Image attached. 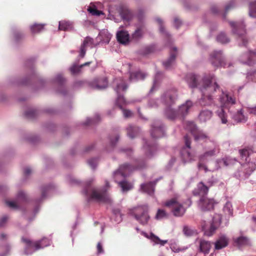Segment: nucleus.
Segmentation results:
<instances>
[{"label":"nucleus","mask_w":256,"mask_h":256,"mask_svg":"<svg viewBox=\"0 0 256 256\" xmlns=\"http://www.w3.org/2000/svg\"><path fill=\"white\" fill-rule=\"evenodd\" d=\"M185 80L191 88H197L202 93L199 100L201 106H210L214 104V93L220 88L218 80L214 73L204 74L202 77L198 74H188Z\"/></svg>","instance_id":"nucleus-1"},{"label":"nucleus","mask_w":256,"mask_h":256,"mask_svg":"<svg viewBox=\"0 0 256 256\" xmlns=\"http://www.w3.org/2000/svg\"><path fill=\"white\" fill-rule=\"evenodd\" d=\"M95 181L94 178H91L86 182V188L82 192L86 196L88 202H110L111 199L106 192V188L103 189L91 187L90 185Z\"/></svg>","instance_id":"nucleus-2"},{"label":"nucleus","mask_w":256,"mask_h":256,"mask_svg":"<svg viewBox=\"0 0 256 256\" xmlns=\"http://www.w3.org/2000/svg\"><path fill=\"white\" fill-rule=\"evenodd\" d=\"M114 90L117 94V98L116 100V104L122 110L124 118H130L132 116V111L128 109H125L124 106L130 103L126 100L122 92H126L128 88L126 81L122 78H116L114 80L112 84Z\"/></svg>","instance_id":"nucleus-3"},{"label":"nucleus","mask_w":256,"mask_h":256,"mask_svg":"<svg viewBox=\"0 0 256 256\" xmlns=\"http://www.w3.org/2000/svg\"><path fill=\"white\" fill-rule=\"evenodd\" d=\"M220 152V148L218 143L215 140H210L205 148L204 153L198 156V168L199 170H204L206 172L208 169L206 163L210 160L216 156Z\"/></svg>","instance_id":"nucleus-4"},{"label":"nucleus","mask_w":256,"mask_h":256,"mask_svg":"<svg viewBox=\"0 0 256 256\" xmlns=\"http://www.w3.org/2000/svg\"><path fill=\"white\" fill-rule=\"evenodd\" d=\"M136 162L137 165L135 167L129 164L121 165L119 168L113 174L115 182L119 184L120 182L128 176L132 172L136 170H142L146 166V162H144L138 160Z\"/></svg>","instance_id":"nucleus-5"},{"label":"nucleus","mask_w":256,"mask_h":256,"mask_svg":"<svg viewBox=\"0 0 256 256\" xmlns=\"http://www.w3.org/2000/svg\"><path fill=\"white\" fill-rule=\"evenodd\" d=\"M22 240L24 244V252L27 256L50 246L52 242L51 239L46 237L36 241H32L28 238L22 237Z\"/></svg>","instance_id":"nucleus-6"},{"label":"nucleus","mask_w":256,"mask_h":256,"mask_svg":"<svg viewBox=\"0 0 256 256\" xmlns=\"http://www.w3.org/2000/svg\"><path fill=\"white\" fill-rule=\"evenodd\" d=\"M130 214L140 224L145 226L148 224L150 217L148 214V208L146 204L138 205L130 210Z\"/></svg>","instance_id":"nucleus-7"},{"label":"nucleus","mask_w":256,"mask_h":256,"mask_svg":"<svg viewBox=\"0 0 256 256\" xmlns=\"http://www.w3.org/2000/svg\"><path fill=\"white\" fill-rule=\"evenodd\" d=\"M231 28L232 34L238 36L239 45L246 46L248 42V39L246 36V25L243 20L238 22H228Z\"/></svg>","instance_id":"nucleus-8"},{"label":"nucleus","mask_w":256,"mask_h":256,"mask_svg":"<svg viewBox=\"0 0 256 256\" xmlns=\"http://www.w3.org/2000/svg\"><path fill=\"white\" fill-rule=\"evenodd\" d=\"M208 60L212 65L216 68H226L232 66L230 62L227 63L225 56L222 50H215L212 52L210 54Z\"/></svg>","instance_id":"nucleus-9"},{"label":"nucleus","mask_w":256,"mask_h":256,"mask_svg":"<svg viewBox=\"0 0 256 256\" xmlns=\"http://www.w3.org/2000/svg\"><path fill=\"white\" fill-rule=\"evenodd\" d=\"M136 16L140 23L136 24V28L130 36V42H138L142 38L144 34L145 26L142 22L144 12L142 10H138Z\"/></svg>","instance_id":"nucleus-10"},{"label":"nucleus","mask_w":256,"mask_h":256,"mask_svg":"<svg viewBox=\"0 0 256 256\" xmlns=\"http://www.w3.org/2000/svg\"><path fill=\"white\" fill-rule=\"evenodd\" d=\"M178 92L176 89L171 88L164 92L160 96V102L166 107L174 106L178 100Z\"/></svg>","instance_id":"nucleus-11"},{"label":"nucleus","mask_w":256,"mask_h":256,"mask_svg":"<svg viewBox=\"0 0 256 256\" xmlns=\"http://www.w3.org/2000/svg\"><path fill=\"white\" fill-rule=\"evenodd\" d=\"M221 214H215L212 216L210 222V226L208 227L206 224V221H204V224L202 225V228L204 231V234L208 236H212L218 228L221 223Z\"/></svg>","instance_id":"nucleus-12"},{"label":"nucleus","mask_w":256,"mask_h":256,"mask_svg":"<svg viewBox=\"0 0 256 256\" xmlns=\"http://www.w3.org/2000/svg\"><path fill=\"white\" fill-rule=\"evenodd\" d=\"M184 146L182 148L180 152L182 160L184 163L190 162L194 160V154L192 153L191 141L188 135L184 137Z\"/></svg>","instance_id":"nucleus-13"},{"label":"nucleus","mask_w":256,"mask_h":256,"mask_svg":"<svg viewBox=\"0 0 256 256\" xmlns=\"http://www.w3.org/2000/svg\"><path fill=\"white\" fill-rule=\"evenodd\" d=\"M165 206L172 209L173 214L176 216H183L186 210V208L176 198L166 201Z\"/></svg>","instance_id":"nucleus-14"},{"label":"nucleus","mask_w":256,"mask_h":256,"mask_svg":"<svg viewBox=\"0 0 256 256\" xmlns=\"http://www.w3.org/2000/svg\"><path fill=\"white\" fill-rule=\"evenodd\" d=\"M150 134L153 138L156 139L164 135V126L162 121L154 120L151 125Z\"/></svg>","instance_id":"nucleus-15"},{"label":"nucleus","mask_w":256,"mask_h":256,"mask_svg":"<svg viewBox=\"0 0 256 256\" xmlns=\"http://www.w3.org/2000/svg\"><path fill=\"white\" fill-rule=\"evenodd\" d=\"M66 82V79L63 77L61 74H57L54 78L50 80L49 82L58 85L60 87V89L58 90V92L62 96H66L68 95V92L66 88L64 87V84Z\"/></svg>","instance_id":"nucleus-16"},{"label":"nucleus","mask_w":256,"mask_h":256,"mask_svg":"<svg viewBox=\"0 0 256 256\" xmlns=\"http://www.w3.org/2000/svg\"><path fill=\"white\" fill-rule=\"evenodd\" d=\"M216 204L214 198H210L205 196H202L198 202V208L203 212L212 210Z\"/></svg>","instance_id":"nucleus-17"},{"label":"nucleus","mask_w":256,"mask_h":256,"mask_svg":"<svg viewBox=\"0 0 256 256\" xmlns=\"http://www.w3.org/2000/svg\"><path fill=\"white\" fill-rule=\"evenodd\" d=\"M28 201V200L26 193L22 191H20L16 196V202L13 200H6V204L10 208L16 210L20 208L21 202L26 203Z\"/></svg>","instance_id":"nucleus-18"},{"label":"nucleus","mask_w":256,"mask_h":256,"mask_svg":"<svg viewBox=\"0 0 256 256\" xmlns=\"http://www.w3.org/2000/svg\"><path fill=\"white\" fill-rule=\"evenodd\" d=\"M54 185L52 184H48L46 186H44L42 188V195L41 196L34 200V203L36 205L34 209V216L38 212L39 210V206L38 204L45 198H46L48 194L54 190Z\"/></svg>","instance_id":"nucleus-19"},{"label":"nucleus","mask_w":256,"mask_h":256,"mask_svg":"<svg viewBox=\"0 0 256 256\" xmlns=\"http://www.w3.org/2000/svg\"><path fill=\"white\" fill-rule=\"evenodd\" d=\"M144 144L142 150H144L146 156L148 158H151L153 156L157 151V146L156 143L143 139Z\"/></svg>","instance_id":"nucleus-20"},{"label":"nucleus","mask_w":256,"mask_h":256,"mask_svg":"<svg viewBox=\"0 0 256 256\" xmlns=\"http://www.w3.org/2000/svg\"><path fill=\"white\" fill-rule=\"evenodd\" d=\"M239 60L242 64L251 66L256 64V52L249 51L242 54Z\"/></svg>","instance_id":"nucleus-21"},{"label":"nucleus","mask_w":256,"mask_h":256,"mask_svg":"<svg viewBox=\"0 0 256 256\" xmlns=\"http://www.w3.org/2000/svg\"><path fill=\"white\" fill-rule=\"evenodd\" d=\"M220 99L222 106H228L236 103L235 98L228 92H222Z\"/></svg>","instance_id":"nucleus-22"},{"label":"nucleus","mask_w":256,"mask_h":256,"mask_svg":"<svg viewBox=\"0 0 256 256\" xmlns=\"http://www.w3.org/2000/svg\"><path fill=\"white\" fill-rule=\"evenodd\" d=\"M94 46L95 44L94 42V40L90 37H86L84 40L82 44L80 46L79 51L78 58H84L86 50V48L90 47V48H92Z\"/></svg>","instance_id":"nucleus-23"},{"label":"nucleus","mask_w":256,"mask_h":256,"mask_svg":"<svg viewBox=\"0 0 256 256\" xmlns=\"http://www.w3.org/2000/svg\"><path fill=\"white\" fill-rule=\"evenodd\" d=\"M141 234L144 237L149 239L152 243L153 246L160 245V246H164L168 242V240H160L157 236L154 234L152 232L149 234L142 231Z\"/></svg>","instance_id":"nucleus-24"},{"label":"nucleus","mask_w":256,"mask_h":256,"mask_svg":"<svg viewBox=\"0 0 256 256\" xmlns=\"http://www.w3.org/2000/svg\"><path fill=\"white\" fill-rule=\"evenodd\" d=\"M90 86L98 90L104 89L108 86L107 78L105 77L96 78L90 82Z\"/></svg>","instance_id":"nucleus-25"},{"label":"nucleus","mask_w":256,"mask_h":256,"mask_svg":"<svg viewBox=\"0 0 256 256\" xmlns=\"http://www.w3.org/2000/svg\"><path fill=\"white\" fill-rule=\"evenodd\" d=\"M176 52L177 48L174 47L170 52V57L166 60L163 62V66L166 69L170 70L174 65Z\"/></svg>","instance_id":"nucleus-26"},{"label":"nucleus","mask_w":256,"mask_h":256,"mask_svg":"<svg viewBox=\"0 0 256 256\" xmlns=\"http://www.w3.org/2000/svg\"><path fill=\"white\" fill-rule=\"evenodd\" d=\"M228 244V238L224 234H220L216 240L214 244V249L216 250H221L226 247Z\"/></svg>","instance_id":"nucleus-27"},{"label":"nucleus","mask_w":256,"mask_h":256,"mask_svg":"<svg viewBox=\"0 0 256 256\" xmlns=\"http://www.w3.org/2000/svg\"><path fill=\"white\" fill-rule=\"evenodd\" d=\"M158 180V179H157L154 182L141 184L140 190L150 196L153 195L154 192V186Z\"/></svg>","instance_id":"nucleus-28"},{"label":"nucleus","mask_w":256,"mask_h":256,"mask_svg":"<svg viewBox=\"0 0 256 256\" xmlns=\"http://www.w3.org/2000/svg\"><path fill=\"white\" fill-rule=\"evenodd\" d=\"M128 66L129 68L128 72L130 73V80L136 82L138 80H144L146 77L148 75L147 73L140 70H138L134 72H131V64H128Z\"/></svg>","instance_id":"nucleus-29"},{"label":"nucleus","mask_w":256,"mask_h":256,"mask_svg":"<svg viewBox=\"0 0 256 256\" xmlns=\"http://www.w3.org/2000/svg\"><path fill=\"white\" fill-rule=\"evenodd\" d=\"M193 104L190 100H187L184 104L179 106L178 110L180 118H183L188 113Z\"/></svg>","instance_id":"nucleus-30"},{"label":"nucleus","mask_w":256,"mask_h":256,"mask_svg":"<svg viewBox=\"0 0 256 256\" xmlns=\"http://www.w3.org/2000/svg\"><path fill=\"white\" fill-rule=\"evenodd\" d=\"M164 116L170 120H174L180 118L178 110L174 109L172 106H166L164 110Z\"/></svg>","instance_id":"nucleus-31"},{"label":"nucleus","mask_w":256,"mask_h":256,"mask_svg":"<svg viewBox=\"0 0 256 256\" xmlns=\"http://www.w3.org/2000/svg\"><path fill=\"white\" fill-rule=\"evenodd\" d=\"M116 38L118 41L122 44L126 45L130 42V36L128 32L120 30L116 33Z\"/></svg>","instance_id":"nucleus-32"},{"label":"nucleus","mask_w":256,"mask_h":256,"mask_svg":"<svg viewBox=\"0 0 256 256\" xmlns=\"http://www.w3.org/2000/svg\"><path fill=\"white\" fill-rule=\"evenodd\" d=\"M119 13L121 19L126 22H130L134 18L132 12L127 8H121Z\"/></svg>","instance_id":"nucleus-33"},{"label":"nucleus","mask_w":256,"mask_h":256,"mask_svg":"<svg viewBox=\"0 0 256 256\" xmlns=\"http://www.w3.org/2000/svg\"><path fill=\"white\" fill-rule=\"evenodd\" d=\"M193 136L195 140L198 142H210V140H214V139H211L207 134L200 130H197L196 133H194Z\"/></svg>","instance_id":"nucleus-34"},{"label":"nucleus","mask_w":256,"mask_h":256,"mask_svg":"<svg viewBox=\"0 0 256 256\" xmlns=\"http://www.w3.org/2000/svg\"><path fill=\"white\" fill-rule=\"evenodd\" d=\"M212 248V243L210 242L204 240H200L199 242L198 250L200 252L207 254L210 252Z\"/></svg>","instance_id":"nucleus-35"},{"label":"nucleus","mask_w":256,"mask_h":256,"mask_svg":"<svg viewBox=\"0 0 256 256\" xmlns=\"http://www.w3.org/2000/svg\"><path fill=\"white\" fill-rule=\"evenodd\" d=\"M127 136L131 139L136 138L140 132V128L138 126L133 124L128 125L126 128Z\"/></svg>","instance_id":"nucleus-36"},{"label":"nucleus","mask_w":256,"mask_h":256,"mask_svg":"<svg viewBox=\"0 0 256 256\" xmlns=\"http://www.w3.org/2000/svg\"><path fill=\"white\" fill-rule=\"evenodd\" d=\"M209 188L205 185L202 182H199L197 185V188L193 190V194L194 196L206 194L208 192Z\"/></svg>","instance_id":"nucleus-37"},{"label":"nucleus","mask_w":256,"mask_h":256,"mask_svg":"<svg viewBox=\"0 0 256 256\" xmlns=\"http://www.w3.org/2000/svg\"><path fill=\"white\" fill-rule=\"evenodd\" d=\"M212 116V112L208 110H202L198 114V120L200 122H206L210 120Z\"/></svg>","instance_id":"nucleus-38"},{"label":"nucleus","mask_w":256,"mask_h":256,"mask_svg":"<svg viewBox=\"0 0 256 256\" xmlns=\"http://www.w3.org/2000/svg\"><path fill=\"white\" fill-rule=\"evenodd\" d=\"M232 118L236 122H245L248 120V117L244 114L243 109L241 108L232 114Z\"/></svg>","instance_id":"nucleus-39"},{"label":"nucleus","mask_w":256,"mask_h":256,"mask_svg":"<svg viewBox=\"0 0 256 256\" xmlns=\"http://www.w3.org/2000/svg\"><path fill=\"white\" fill-rule=\"evenodd\" d=\"M112 35L108 32L107 30H102L99 33L97 37V39L102 44H107L109 42L111 39Z\"/></svg>","instance_id":"nucleus-40"},{"label":"nucleus","mask_w":256,"mask_h":256,"mask_svg":"<svg viewBox=\"0 0 256 256\" xmlns=\"http://www.w3.org/2000/svg\"><path fill=\"white\" fill-rule=\"evenodd\" d=\"M122 214L118 208L112 209V214L110 218L111 221L114 224H119L122 221Z\"/></svg>","instance_id":"nucleus-41"},{"label":"nucleus","mask_w":256,"mask_h":256,"mask_svg":"<svg viewBox=\"0 0 256 256\" xmlns=\"http://www.w3.org/2000/svg\"><path fill=\"white\" fill-rule=\"evenodd\" d=\"M34 59H28L26 62V68L30 69V73L28 76V79L34 80L36 76V73L34 70Z\"/></svg>","instance_id":"nucleus-42"},{"label":"nucleus","mask_w":256,"mask_h":256,"mask_svg":"<svg viewBox=\"0 0 256 256\" xmlns=\"http://www.w3.org/2000/svg\"><path fill=\"white\" fill-rule=\"evenodd\" d=\"M162 72L156 70V74L154 80L153 85L150 90L149 93H152L157 89L158 86L159 81L162 77Z\"/></svg>","instance_id":"nucleus-43"},{"label":"nucleus","mask_w":256,"mask_h":256,"mask_svg":"<svg viewBox=\"0 0 256 256\" xmlns=\"http://www.w3.org/2000/svg\"><path fill=\"white\" fill-rule=\"evenodd\" d=\"M233 239L234 244L238 247L248 245L250 244L249 240L247 237L244 236H240L236 238H234Z\"/></svg>","instance_id":"nucleus-44"},{"label":"nucleus","mask_w":256,"mask_h":256,"mask_svg":"<svg viewBox=\"0 0 256 256\" xmlns=\"http://www.w3.org/2000/svg\"><path fill=\"white\" fill-rule=\"evenodd\" d=\"M73 23L70 21L62 20L59 22L58 30H70L73 28Z\"/></svg>","instance_id":"nucleus-45"},{"label":"nucleus","mask_w":256,"mask_h":256,"mask_svg":"<svg viewBox=\"0 0 256 256\" xmlns=\"http://www.w3.org/2000/svg\"><path fill=\"white\" fill-rule=\"evenodd\" d=\"M216 114L220 120L223 124H226L228 122V115L222 108H218L216 111Z\"/></svg>","instance_id":"nucleus-46"},{"label":"nucleus","mask_w":256,"mask_h":256,"mask_svg":"<svg viewBox=\"0 0 256 256\" xmlns=\"http://www.w3.org/2000/svg\"><path fill=\"white\" fill-rule=\"evenodd\" d=\"M154 20L158 24L160 32L162 34H163L169 38L170 34L166 30L164 26L163 20L160 18L158 17L155 18Z\"/></svg>","instance_id":"nucleus-47"},{"label":"nucleus","mask_w":256,"mask_h":256,"mask_svg":"<svg viewBox=\"0 0 256 256\" xmlns=\"http://www.w3.org/2000/svg\"><path fill=\"white\" fill-rule=\"evenodd\" d=\"M216 40L218 42L222 44H226L230 42V39L223 32H220L216 37Z\"/></svg>","instance_id":"nucleus-48"},{"label":"nucleus","mask_w":256,"mask_h":256,"mask_svg":"<svg viewBox=\"0 0 256 256\" xmlns=\"http://www.w3.org/2000/svg\"><path fill=\"white\" fill-rule=\"evenodd\" d=\"M100 118L98 114H96L94 118H87L82 125L85 126L94 124L100 120Z\"/></svg>","instance_id":"nucleus-49"},{"label":"nucleus","mask_w":256,"mask_h":256,"mask_svg":"<svg viewBox=\"0 0 256 256\" xmlns=\"http://www.w3.org/2000/svg\"><path fill=\"white\" fill-rule=\"evenodd\" d=\"M186 129L189 130L192 135L198 130L196 124L192 122L188 121L184 124Z\"/></svg>","instance_id":"nucleus-50"},{"label":"nucleus","mask_w":256,"mask_h":256,"mask_svg":"<svg viewBox=\"0 0 256 256\" xmlns=\"http://www.w3.org/2000/svg\"><path fill=\"white\" fill-rule=\"evenodd\" d=\"M248 14L251 18H256V0L250 2Z\"/></svg>","instance_id":"nucleus-51"},{"label":"nucleus","mask_w":256,"mask_h":256,"mask_svg":"<svg viewBox=\"0 0 256 256\" xmlns=\"http://www.w3.org/2000/svg\"><path fill=\"white\" fill-rule=\"evenodd\" d=\"M78 62L79 60H77L69 68V70L72 75L78 74L80 72L81 68L78 65Z\"/></svg>","instance_id":"nucleus-52"},{"label":"nucleus","mask_w":256,"mask_h":256,"mask_svg":"<svg viewBox=\"0 0 256 256\" xmlns=\"http://www.w3.org/2000/svg\"><path fill=\"white\" fill-rule=\"evenodd\" d=\"M118 186L121 188L123 192H127L132 189L133 188L132 184L127 182L126 178L124 180H122V182H120Z\"/></svg>","instance_id":"nucleus-53"},{"label":"nucleus","mask_w":256,"mask_h":256,"mask_svg":"<svg viewBox=\"0 0 256 256\" xmlns=\"http://www.w3.org/2000/svg\"><path fill=\"white\" fill-rule=\"evenodd\" d=\"M44 24L36 23L31 25L30 26L31 32L32 34H36L40 32L44 29Z\"/></svg>","instance_id":"nucleus-54"},{"label":"nucleus","mask_w":256,"mask_h":256,"mask_svg":"<svg viewBox=\"0 0 256 256\" xmlns=\"http://www.w3.org/2000/svg\"><path fill=\"white\" fill-rule=\"evenodd\" d=\"M223 210L226 215L228 216H232L233 208L232 203L230 202H227L224 206Z\"/></svg>","instance_id":"nucleus-55"},{"label":"nucleus","mask_w":256,"mask_h":256,"mask_svg":"<svg viewBox=\"0 0 256 256\" xmlns=\"http://www.w3.org/2000/svg\"><path fill=\"white\" fill-rule=\"evenodd\" d=\"M12 32L16 42H18L24 36V34L22 32L16 29H13Z\"/></svg>","instance_id":"nucleus-56"},{"label":"nucleus","mask_w":256,"mask_h":256,"mask_svg":"<svg viewBox=\"0 0 256 256\" xmlns=\"http://www.w3.org/2000/svg\"><path fill=\"white\" fill-rule=\"evenodd\" d=\"M246 78L248 81L256 82V69L248 72Z\"/></svg>","instance_id":"nucleus-57"},{"label":"nucleus","mask_w":256,"mask_h":256,"mask_svg":"<svg viewBox=\"0 0 256 256\" xmlns=\"http://www.w3.org/2000/svg\"><path fill=\"white\" fill-rule=\"evenodd\" d=\"M160 104H162L160 101V98H152L148 100V107L150 108H156L159 106Z\"/></svg>","instance_id":"nucleus-58"},{"label":"nucleus","mask_w":256,"mask_h":256,"mask_svg":"<svg viewBox=\"0 0 256 256\" xmlns=\"http://www.w3.org/2000/svg\"><path fill=\"white\" fill-rule=\"evenodd\" d=\"M256 169V164L254 162H248L246 170V174L250 175Z\"/></svg>","instance_id":"nucleus-59"},{"label":"nucleus","mask_w":256,"mask_h":256,"mask_svg":"<svg viewBox=\"0 0 256 256\" xmlns=\"http://www.w3.org/2000/svg\"><path fill=\"white\" fill-rule=\"evenodd\" d=\"M109 138L110 146L111 147V148H113L118 142L120 138V136L118 134H116L113 137L110 136Z\"/></svg>","instance_id":"nucleus-60"},{"label":"nucleus","mask_w":256,"mask_h":256,"mask_svg":"<svg viewBox=\"0 0 256 256\" xmlns=\"http://www.w3.org/2000/svg\"><path fill=\"white\" fill-rule=\"evenodd\" d=\"M239 154L242 160L246 161L248 160L247 159L249 156V151L246 148L240 150Z\"/></svg>","instance_id":"nucleus-61"},{"label":"nucleus","mask_w":256,"mask_h":256,"mask_svg":"<svg viewBox=\"0 0 256 256\" xmlns=\"http://www.w3.org/2000/svg\"><path fill=\"white\" fill-rule=\"evenodd\" d=\"M223 166V164L222 163V159L218 158L214 161V168H212V170H209L208 171L214 172V170H216L220 168Z\"/></svg>","instance_id":"nucleus-62"},{"label":"nucleus","mask_w":256,"mask_h":256,"mask_svg":"<svg viewBox=\"0 0 256 256\" xmlns=\"http://www.w3.org/2000/svg\"><path fill=\"white\" fill-rule=\"evenodd\" d=\"M87 10L92 16H99L104 14L102 11L97 10L96 9L92 8L90 6H88Z\"/></svg>","instance_id":"nucleus-63"},{"label":"nucleus","mask_w":256,"mask_h":256,"mask_svg":"<svg viewBox=\"0 0 256 256\" xmlns=\"http://www.w3.org/2000/svg\"><path fill=\"white\" fill-rule=\"evenodd\" d=\"M166 217V212L162 210H158L156 215L155 218L156 220H161Z\"/></svg>","instance_id":"nucleus-64"}]
</instances>
